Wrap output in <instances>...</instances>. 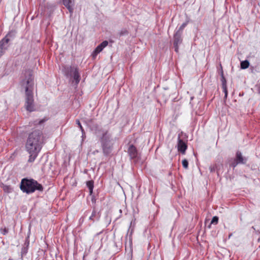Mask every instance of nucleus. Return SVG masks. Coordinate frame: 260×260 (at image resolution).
Wrapping results in <instances>:
<instances>
[{"label": "nucleus", "instance_id": "nucleus-30", "mask_svg": "<svg viewBox=\"0 0 260 260\" xmlns=\"http://www.w3.org/2000/svg\"><path fill=\"white\" fill-rule=\"evenodd\" d=\"M5 50L0 47V57L4 54Z\"/></svg>", "mask_w": 260, "mask_h": 260}, {"label": "nucleus", "instance_id": "nucleus-2", "mask_svg": "<svg viewBox=\"0 0 260 260\" xmlns=\"http://www.w3.org/2000/svg\"><path fill=\"white\" fill-rule=\"evenodd\" d=\"M21 78L20 84L21 88L25 89L26 109L32 112L35 110L33 96L34 83L32 71L30 70L25 71Z\"/></svg>", "mask_w": 260, "mask_h": 260}, {"label": "nucleus", "instance_id": "nucleus-19", "mask_svg": "<svg viewBox=\"0 0 260 260\" xmlns=\"http://www.w3.org/2000/svg\"><path fill=\"white\" fill-rule=\"evenodd\" d=\"M47 120V119L46 118H44L43 119L40 120L37 119L34 121L33 124L34 125H41Z\"/></svg>", "mask_w": 260, "mask_h": 260}, {"label": "nucleus", "instance_id": "nucleus-23", "mask_svg": "<svg viewBox=\"0 0 260 260\" xmlns=\"http://www.w3.org/2000/svg\"><path fill=\"white\" fill-rule=\"evenodd\" d=\"M182 166L183 167L185 168V169H187L188 168V160L186 159H184L183 160H182Z\"/></svg>", "mask_w": 260, "mask_h": 260}, {"label": "nucleus", "instance_id": "nucleus-3", "mask_svg": "<svg viewBox=\"0 0 260 260\" xmlns=\"http://www.w3.org/2000/svg\"><path fill=\"white\" fill-rule=\"evenodd\" d=\"M20 189L27 194L34 192L36 190L43 191V187L33 179L23 178L21 180L20 185Z\"/></svg>", "mask_w": 260, "mask_h": 260}, {"label": "nucleus", "instance_id": "nucleus-4", "mask_svg": "<svg viewBox=\"0 0 260 260\" xmlns=\"http://www.w3.org/2000/svg\"><path fill=\"white\" fill-rule=\"evenodd\" d=\"M62 71L64 75L68 78H73L77 84L79 83L80 77L77 67L75 66H64Z\"/></svg>", "mask_w": 260, "mask_h": 260}, {"label": "nucleus", "instance_id": "nucleus-14", "mask_svg": "<svg viewBox=\"0 0 260 260\" xmlns=\"http://www.w3.org/2000/svg\"><path fill=\"white\" fill-rule=\"evenodd\" d=\"M235 159L237 161L239 164H245L246 161V159L243 157L241 152L239 151L236 152V158Z\"/></svg>", "mask_w": 260, "mask_h": 260}, {"label": "nucleus", "instance_id": "nucleus-9", "mask_svg": "<svg viewBox=\"0 0 260 260\" xmlns=\"http://www.w3.org/2000/svg\"><path fill=\"white\" fill-rule=\"evenodd\" d=\"M11 34H8L2 40L0 41V47L5 50L8 47V43L11 40Z\"/></svg>", "mask_w": 260, "mask_h": 260}, {"label": "nucleus", "instance_id": "nucleus-29", "mask_svg": "<svg viewBox=\"0 0 260 260\" xmlns=\"http://www.w3.org/2000/svg\"><path fill=\"white\" fill-rule=\"evenodd\" d=\"M8 233V230L6 228H4V229L2 230V233L3 235H6Z\"/></svg>", "mask_w": 260, "mask_h": 260}, {"label": "nucleus", "instance_id": "nucleus-22", "mask_svg": "<svg viewBox=\"0 0 260 260\" xmlns=\"http://www.w3.org/2000/svg\"><path fill=\"white\" fill-rule=\"evenodd\" d=\"M218 221V217L217 216H214L211 221L210 224H217Z\"/></svg>", "mask_w": 260, "mask_h": 260}, {"label": "nucleus", "instance_id": "nucleus-24", "mask_svg": "<svg viewBox=\"0 0 260 260\" xmlns=\"http://www.w3.org/2000/svg\"><path fill=\"white\" fill-rule=\"evenodd\" d=\"M3 189L5 192H10L12 191V188L10 186H4L3 187Z\"/></svg>", "mask_w": 260, "mask_h": 260}, {"label": "nucleus", "instance_id": "nucleus-1", "mask_svg": "<svg viewBox=\"0 0 260 260\" xmlns=\"http://www.w3.org/2000/svg\"><path fill=\"white\" fill-rule=\"evenodd\" d=\"M44 144V136L42 132L35 130L31 133L27 138L25 149L29 154L28 161L32 162L37 157Z\"/></svg>", "mask_w": 260, "mask_h": 260}, {"label": "nucleus", "instance_id": "nucleus-10", "mask_svg": "<svg viewBox=\"0 0 260 260\" xmlns=\"http://www.w3.org/2000/svg\"><path fill=\"white\" fill-rule=\"evenodd\" d=\"M101 214L99 212H98L95 207L93 208L91 215L89 217V220L91 223L98 221L100 218Z\"/></svg>", "mask_w": 260, "mask_h": 260}, {"label": "nucleus", "instance_id": "nucleus-25", "mask_svg": "<svg viewBox=\"0 0 260 260\" xmlns=\"http://www.w3.org/2000/svg\"><path fill=\"white\" fill-rule=\"evenodd\" d=\"M216 168H217L216 165L210 166L209 167V170H210V172H211V173L214 172L215 171Z\"/></svg>", "mask_w": 260, "mask_h": 260}, {"label": "nucleus", "instance_id": "nucleus-36", "mask_svg": "<svg viewBox=\"0 0 260 260\" xmlns=\"http://www.w3.org/2000/svg\"><path fill=\"white\" fill-rule=\"evenodd\" d=\"M232 234H230V235H229V238H230L232 236Z\"/></svg>", "mask_w": 260, "mask_h": 260}, {"label": "nucleus", "instance_id": "nucleus-17", "mask_svg": "<svg viewBox=\"0 0 260 260\" xmlns=\"http://www.w3.org/2000/svg\"><path fill=\"white\" fill-rule=\"evenodd\" d=\"M76 123L78 125V126L79 127V128L82 132V138L83 139L84 138H85V131L83 127H82L79 119H77L76 120Z\"/></svg>", "mask_w": 260, "mask_h": 260}, {"label": "nucleus", "instance_id": "nucleus-16", "mask_svg": "<svg viewBox=\"0 0 260 260\" xmlns=\"http://www.w3.org/2000/svg\"><path fill=\"white\" fill-rule=\"evenodd\" d=\"M86 185L89 190V194L92 195L93 193V189L94 187V182L93 180H90L86 182Z\"/></svg>", "mask_w": 260, "mask_h": 260}, {"label": "nucleus", "instance_id": "nucleus-7", "mask_svg": "<svg viewBox=\"0 0 260 260\" xmlns=\"http://www.w3.org/2000/svg\"><path fill=\"white\" fill-rule=\"evenodd\" d=\"M173 45L175 48V51L176 52L179 51V46L182 42V34L179 32H176L174 35Z\"/></svg>", "mask_w": 260, "mask_h": 260}, {"label": "nucleus", "instance_id": "nucleus-11", "mask_svg": "<svg viewBox=\"0 0 260 260\" xmlns=\"http://www.w3.org/2000/svg\"><path fill=\"white\" fill-rule=\"evenodd\" d=\"M63 4L68 9L70 13L73 12L74 0H63Z\"/></svg>", "mask_w": 260, "mask_h": 260}, {"label": "nucleus", "instance_id": "nucleus-27", "mask_svg": "<svg viewBox=\"0 0 260 260\" xmlns=\"http://www.w3.org/2000/svg\"><path fill=\"white\" fill-rule=\"evenodd\" d=\"M239 164L237 161L235 159L230 164V166L233 167V168H235L236 166Z\"/></svg>", "mask_w": 260, "mask_h": 260}, {"label": "nucleus", "instance_id": "nucleus-18", "mask_svg": "<svg viewBox=\"0 0 260 260\" xmlns=\"http://www.w3.org/2000/svg\"><path fill=\"white\" fill-rule=\"evenodd\" d=\"M241 68L242 69H246L249 66V62L247 60H245L241 62Z\"/></svg>", "mask_w": 260, "mask_h": 260}, {"label": "nucleus", "instance_id": "nucleus-13", "mask_svg": "<svg viewBox=\"0 0 260 260\" xmlns=\"http://www.w3.org/2000/svg\"><path fill=\"white\" fill-rule=\"evenodd\" d=\"M86 123L87 126L92 130V131H97L99 128V125L95 123L92 119H88L86 121Z\"/></svg>", "mask_w": 260, "mask_h": 260}, {"label": "nucleus", "instance_id": "nucleus-26", "mask_svg": "<svg viewBox=\"0 0 260 260\" xmlns=\"http://www.w3.org/2000/svg\"><path fill=\"white\" fill-rule=\"evenodd\" d=\"M255 88L256 92L260 94V83L255 85Z\"/></svg>", "mask_w": 260, "mask_h": 260}, {"label": "nucleus", "instance_id": "nucleus-15", "mask_svg": "<svg viewBox=\"0 0 260 260\" xmlns=\"http://www.w3.org/2000/svg\"><path fill=\"white\" fill-rule=\"evenodd\" d=\"M104 48H103L102 45H101V44L98 45L96 48L95 49V50H94L93 53H92V57L93 58H95L96 57V56H97V55L100 53L104 49Z\"/></svg>", "mask_w": 260, "mask_h": 260}, {"label": "nucleus", "instance_id": "nucleus-28", "mask_svg": "<svg viewBox=\"0 0 260 260\" xmlns=\"http://www.w3.org/2000/svg\"><path fill=\"white\" fill-rule=\"evenodd\" d=\"M108 44V42L107 41H104L102 43H101V45L103 48L106 47Z\"/></svg>", "mask_w": 260, "mask_h": 260}, {"label": "nucleus", "instance_id": "nucleus-5", "mask_svg": "<svg viewBox=\"0 0 260 260\" xmlns=\"http://www.w3.org/2000/svg\"><path fill=\"white\" fill-rule=\"evenodd\" d=\"M101 142L104 154L105 155H109L112 152V147L111 144V136L108 132L103 134L101 139Z\"/></svg>", "mask_w": 260, "mask_h": 260}, {"label": "nucleus", "instance_id": "nucleus-33", "mask_svg": "<svg viewBox=\"0 0 260 260\" xmlns=\"http://www.w3.org/2000/svg\"><path fill=\"white\" fill-rule=\"evenodd\" d=\"M91 202L93 203H95V202H96V200L95 199V197L94 196H92V198H91Z\"/></svg>", "mask_w": 260, "mask_h": 260}, {"label": "nucleus", "instance_id": "nucleus-21", "mask_svg": "<svg viewBox=\"0 0 260 260\" xmlns=\"http://www.w3.org/2000/svg\"><path fill=\"white\" fill-rule=\"evenodd\" d=\"M187 23H183L179 28L178 30L176 32H179L180 33L182 34V30L184 28V27L186 26Z\"/></svg>", "mask_w": 260, "mask_h": 260}, {"label": "nucleus", "instance_id": "nucleus-35", "mask_svg": "<svg viewBox=\"0 0 260 260\" xmlns=\"http://www.w3.org/2000/svg\"><path fill=\"white\" fill-rule=\"evenodd\" d=\"M88 212H88V211H86V212H85V213H84V215H87V214L88 213Z\"/></svg>", "mask_w": 260, "mask_h": 260}, {"label": "nucleus", "instance_id": "nucleus-20", "mask_svg": "<svg viewBox=\"0 0 260 260\" xmlns=\"http://www.w3.org/2000/svg\"><path fill=\"white\" fill-rule=\"evenodd\" d=\"M128 31L125 28L122 29L119 32V35L120 37L127 35H128Z\"/></svg>", "mask_w": 260, "mask_h": 260}, {"label": "nucleus", "instance_id": "nucleus-32", "mask_svg": "<svg viewBox=\"0 0 260 260\" xmlns=\"http://www.w3.org/2000/svg\"><path fill=\"white\" fill-rule=\"evenodd\" d=\"M21 253L22 254L27 253V249L25 247L23 248L22 249Z\"/></svg>", "mask_w": 260, "mask_h": 260}, {"label": "nucleus", "instance_id": "nucleus-6", "mask_svg": "<svg viewBox=\"0 0 260 260\" xmlns=\"http://www.w3.org/2000/svg\"><path fill=\"white\" fill-rule=\"evenodd\" d=\"M127 151L130 158L134 162H136L139 160L140 157L137 149L134 145H129Z\"/></svg>", "mask_w": 260, "mask_h": 260}, {"label": "nucleus", "instance_id": "nucleus-12", "mask_svg": "<svg viewBox=\"0 0 260 260\" xmlns=\"http://www.w3.org/2000/svg\"><path fill=\"white\" fill-rule=\"evenodd\" d=\"M220 67H221V82H222V88H223V91H224V92L225 93V97H226L227 95H228V91H227V88H226V79H225V77H224L223 72V70L222 69V67H221V64H220Z\"/></svg>", "mask_w": 260, "mask_h": 260}, {"label": "nucleus", "instance_id": "nucleus-34", "mask_svg": "<svg viewBox=\"0 0 260 260\" xmlns=\"http://www.w3.org/2000/svg\"><path fill=\"white\" fill-rule=\"evenodd\" d=\"M119 213H120V215H119V216L118 218H119V217H120V216H121V213H122V210H121V209H120V210H119Z\"/></svg>", "mask_w": 260, "mask_h": 260}, {"label": "nucleus", "instance_id": "nucleus-8", "mask_svg": "<svg viewBox=\"0 0 260 260\" xmlns=\"http://www.w3.org/2000/svg\"><path fill=\"white\" fill-rule=\"evenodd\" d=\"M187 148V145L182 139H181V135L179 134L178 136L177 149L178 151L182 154H184Z\"/></svg>", "mask_w": 260, "mask_h": 260}, {"label": "nucleus", "instance_id": "nucleus-31", "mask_svg": "<svg viewBox=\"0 0 260 260\" xmlns=\"http://www.w3.org/2000/svg\"><path fill=\"white\" fill-rule=\"evenodd\" d=\"M130 230H131V234H132V233L133 232V231L134 230V227L132 228V221H131V222L130 225H129V229L128 230V232H129Z\"/></svg>", "mask_w": 260, "mask_h": 260}]
</instances>
